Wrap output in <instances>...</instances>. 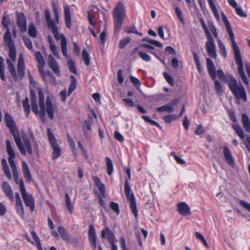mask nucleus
I'll use <instances>...</instances> for the list:
<instances>
[{
	"label": "nucleus",
	"mask_w": 250,
	"mask_h": 250,
	"mask_svg": "<svg viewBox=\"0 0 250 250\" xmlns=\"http://www.w3.org/2000/svg\"><path fill=\"white\" fill-rule=\"evenodd\" d=\"M240 205L248 211L250 212V204L243 200H240Z\"/></svg>",
	"instance_id": "nucleus-61"
},
{
	"label": "nucleus",
	"mask_w": 250,
	"mask_h": 250,
	"mask_svg": "<svg viewBox=\"0 0 250 250\" xmlns=\"http://www.w3.org/2000/svg\"><path fill=\"white\" fill-rule=\"evenodd\" d=\"M31 104L32 107V110L33 112L36 114H38L39 113V110L38 108V104L36 101V99L30 100Z\"/></svg>",
	"instance_id": "nucleus-43"
},
{
	"label": "nucleus",
	"mask_w": 250,
	"mask_h": 250,
	"mask_svg": "<svg viewBox=\"0 0 250 250\" xmlns=\"http://www.w3.org/2000/svg\"><path fill=\"white\" fill-rule=\"evenodd\" d=\"M114 16H124L125 14V7L124 4L119 2L113 12Z\"/></svg>",
	"instance_id": "nucleus-22"
},
{
	"label": "nucleus",
	"mask_w": 250,
	"mask_h": 250,
	"mask_svg": "<svg viewBox=\"0 0 250 250\" xmlns=\"http://www.w3.org/2000/svg\"><path fill=\"white\" fill-rule=\"evenodd\" d=\"M214 85L215 88L217 93L219 94H222L223 90H222V86L220 83L217 80H214Z\"/></svg>",
	"instance_id": "nucleus-45"
},
{
	"label": "nucleus",
	"mask_w": 250,
	"mask_h": 250,
	"mask_svg": "<svg viewBox=\"0 0 250 250\" xmlns=\"http://www.w3.org/2000/svg\"><path fill=\"white\" fill-rule=\"evenodd\" d=\"M131 188H130L127 180L125 181V192L129 202L130 208L132 212L136 218L138 216V210L135 199L133 193H130Z\"/></svg>",
	"instance_id": "nucleus-7"
},
{
	"label": "nucleus",
	"mask_w": 250,
	"mask_h": 250,
	"mask_svg": "<svg viewBox=\"0 0 250 250\" xmlns=\"http://www.w3.org/2000/svg\"><path fill=\"white\" fill-rule=\"evenodd\" d=\"M217 74L219 79L228 83V84L229 83V82L231 81L232 79L234 78V77L230 74L225 75L222 69L218 70Z\"/></svg>",
	"instance_id": "nucleus-20"
},
{
	"label": "nucleus",
	"mask_w": 250,
	"mask_h": 250,
	"mask_svg": "<svg viewBox=\"0 0 250 250\" xmlns=\"http://www.w3.org/2000/svg\"><path fill=\"white\" fill-rule=\"evenodd\" d=\"M218 46L221 50V54L225 58L227 55V51L223 42L221 41H219Z\"/></svg>",
	"instance_id": "nucleus-47"
},
{
	"label": "nucleus",
	"mask_w": 250,
	"mask_h": 250,
	"mask_svg": "<svg viewBox=\"0 0 250 250\" xmlns=\"http://www.w3.org/2000/svg\"><path fill=\"white\" fill-rule=\"evenodd\" d=\"M28 34L32 38H35L37 36L36 29L33 23H31L29 25Z\"/></svg>",
	"instance_id": "nucleus-39"
},
{
	"label": "nucleus",
	"mask_w": 250,
	"mask_h": 250,
	"mask_svg": "<svg viewBox=\"0 0 250 250\" xmlns=\"http://www.w3.org/2000/svg\"><path fill=\"white\" fill-rule=\"evenodd\" d=\"M232 47L234 51V57L235 62L238 66V74L244 83L246 85L249 84V81L247 77L243 68V63L240 49L235 41L234 35L233 31H228Z\"/></svg>",
	"instance_id": "nucleus-1"
},
{
	"label": "nucleus",
	"mask_w": 250,
	"mask_h": 250,
	"mask_svg": "<svg viewBox=\"0 0 250 250\" xmlns=\"http://www.w3.org/2000/svg\"><path fill=\"white\" fill-rule=\"evenodd\" d=\"M22 166L24 177L26 179L27 181L31 182L32 181V177L27 164L25 161H23L22 162Z\"/></svg>",
	"instance_id": "nucleus-21"
},
{
	"label": "nucleus",
	"mask_w": 250,
	"mask_h": 250,
	"mask_svg": "<svg viewBox=\"0 0 250 250\" xmlns=\"http://www.w3.org/2000/svg\"><path fill=\"white\" fill-rule=\"evenodd\" d=\"M58 231L62 239L65 241H69L70 237L65 228L63 227H59Z\"/></svg>",
	"instance_id": "nucleus-26"
},
{
	"label": "nucleus",
	"mask_w": 250,
	"mask_h": 250,
	"mask_svg": "<svg viewBox=\"0 0 250 250\" xmlns=\"http://www.w3.org/2000/svg\"><path fill=\"white\" fill-rule=\"evenodd\" d=\"M38 94H39V107H45L44 104V97L43 91L41 89H38Z\"/></svg>",
	"instance_id": "nucleus-35"
},
{
	"label": "nucleus",
	"mask_w": 250,
	"mask_h": 250,
	"mask_svg": "<svg viewBox=\"0 0 250 250\" xmlns=\"http://www.w3.org/2000/svg\"><path fill=\"white\" fill-rule=\"evenodd\" d=\"M88 239L92 250H95L97 248V236L95 228L92 225L89 227Z\"/></svg>",
	"instance_id": "nucleus-11"
},
{
	"label": "nucleus",
	"mask_w": 250,
	"mask_h": 250,
	"mask_svg": "<svg viewBox=\"0 0 250 250\" xmlns=\"http://www.w3.org/2000/svg\"><path fill=\"white\" fill-rule=\"evenodd\" d=\"M19 187L25 205L33 211L35 208L34 199L32 194L27 193L22 179L20 180Z\"/></svg>",
	"instance_id": "nucleus-5"
},
{
	"label": "nucleus",
	"mask_w": 250,
	"mask_h": 250,
	"mask_svg": "<svg viewBox=\"0 0 250 250\" xmlns=\"http://www.w3.org/2000/svg\"><path fill=\"white\" fill-rule=\"evenodd\" d=\"M9 51V57L10 59L14 62L16 60V51L14 45H11L8 46Z\"/></svg>",
	"instance_id": "nucleus-36"
},
{
	"label": "nucleus",
	"mask_w": 250,
	"mask_h": 250,
	"mask_svg": "<svg viewBox=\"0 0 250 250\" xmlns=\"http://www.w3.org/2000/svg\"><path fill=\"white\" fill-rule=\"evenodd\" d=\"M139 55L143 60L146 62H149L151 60L150 57L146 53H144L142 51H139Z\"/></svg>",
	"instance_id": "nucleus-51"
},
{
	"label": "nucleus",
	"mask_w": 250,
	"mask_h": 250,
	"mask_svg": "<svg viewBox=\"0 0 250 250\" xmlns=\"http://www.w3.org/2000/svg\"><path fill=\"white\" fill-rule=\"evenodd\" d=\"M17 67H22L25 68L23 57L22 54H20L18 61V66Z\"/></svg>",
	"instance_id": "nucleus-58"
},
{
	"label": "nucleus",
	"mask_w": 250,
	"mask_h": 250,
	"mask_svg": "<svg viewBox=\"0 0 250 250\" xmlns=\"http://www.w3.org/2000/svg\"><path fill=\"white\" fill-rule=\"evenodd\" d=\"M130 79L131 82L134 85L138 86H140L141 85L140 81L137 78L133 76H130Z\"/></svg>",
	"instance_id": "nucleus-64"
},
{
	"label": "nucleus",
	"mask_w": 250,
	"mask_h": 250,
	"mask_svg": "<svg viewBox=\"0 0 250 250\" xmlns=\"http://www.w3.org/2000/svg\"><path fill=\"white\" fill-rule=\"evenodd\" d=\"M93 180L96 186L99 189L100 192L102 194L103 197H105V188L104 185L102 183L100 179L97 176H93Z\"/></svg>",
	"instance_id": "nucleus-18"
},
{
	"label": "nucleus",
	"mask_w": 250,
	"mask_h": 250,
	"mask_svg": "<svg viewBox=\"0 0 250 250\" xmlns=\"http://www.w3.org/2000/svg\"><path fill=\"white\" fill-rule=\"evenodd\" d=\"M1 188L7 197L11 200H14L12 189L7 182L5 181L2 183Z\"/></svg>",
	"instance_id": "nucleus-17"
},
{
	"label": "nucleus",
	"mask_w": 250,
	"mask_h": 250,
	"mask_svg": "<svg viewBox=\"0 0 250 250\" xmlns=\"http://www.w3.org/2000/svg\"><path fill=\"white\" fill-rule=\"evenodd\" d=\"M67 64L69 67V70L74 74H76L77 71L75 68V66L71 59H70L68 61Z\"/></svg>",
	"instance_id": "nucleus-48"
},
{
	"label": "nucleus",
	"mask_w": 250,
	"mask_h": 250,
	"mask_svg": "<svg viewBox=\"0 0 250 250\" xmlns=\"http://www.w3.org/2000/svg\"><path fill=\"white\" fill-rule=\"evenodd\" d=\"M6 150L7 154L9 155L8 162L11 168L13 173H16L18 172L16 165L15 163L14 159L15 158L16 155L15 152L12 147L10 141L9 140H6Z\"/></svg>",
	"instance_id": "nucleus-9"
},
{
	"label": "nucleus",
	"mask_w": 250,
	"mask_h": 250,
	"mask_svg": "<svg viewBox=\"0 0 250 250\" xmlns=\"http://www.w3.org/2000/svg\"><path fill=\"white\" fill-rule=\"evenodd\" d=\"M17 24L22 33H24L26 31L27 26L25 17H18Z\"/></svg>",
	"instance_id": "nucleus-19"
},
{
	"label": "nucleus",
	"mask_w": 250,
	"mask_h": 250,
	"mask_svg": "<svg viewBox=\"0 0 250 250\" xmlns=\"http://www.w3.org/2000/svg\"><path fill=\"white\" fill-rule=\"evenodd\" d=\"M70 78L71 79V83L69 86L67 94L68 96H69L76 88L77 81L75 77L74 76L71 75L70 76Z\"/></svg>",
	"instance_id": "nucleus-32"
},
{
	"label": "nucleus",
	"mask_w": 250,
	"mask_h": 250,
	"mask_svg": "<svg viewBox=\"0 0 250 250\" xmlns=\"http://www.w3.org/2000/svg\"><path fill=\"white\" fill-rule=\"evenodd\" d=\"M209 4L212 9V11L214 16H219V14L218 13L217 8L215 6V4L214 1L209 3Z\"/></svg>",
	"instance_id": "nucleus-62"
},
{
	"label": "nucleus",
	"mask_w": 250,
	"mask_h": 250,
	"mask_svg": "<svg viewBox=\"0 0 250 250\" xmlns=\"http://www.w3.org/2000/svg\"><path fill=\"white\" fill-rule=\"evenodd\" d=\"M143 41H144V42L146 41V42H148V43H149L151 44L154 45L158 47L161 48L163 47V44L162 43H161L160 42H159L158 41H155V40H153L152 39H148L147 38H145V39H143Z\"/></svg>",
	"instance_id": "nucleus-42"
},
{
	"label": "nucleus",
	"mask_w": 250,
	"mask_h": 250,
	"mask_svg": "<svg viewBox=\"0 0 250 250\" xmlns=\"http://www.w3.org/2000/svg\"><path fill=\"white\" fill-rule=\"evenodd\" d=\"M223 21H224V24H225L226 29L227 31L232 30V28L231 27L230 24L229 22V21L228 20L227 17H222Z\"/></svg>",
	"instance_id": "nucleus-59"
},
{
	"label": "nucleus",
	"mask_w": 250,
	"mask_h": 250,
	"mask_svg": "<svg viewBox=\"0 0 250 250\" xmlns=\"http://www.w3.org/2000/svg\"><path fill=\"white\" fill-rule=\"evenodd\" d=\"M114 137L118 141L121 142H122L124 141V137L118 131L115 132Z\"/></svg>",
	"instance_id": "nucleus-63"
},
{
	"label": "nucleus",
	"mask_w": 250,
	"mask_h": 250,
	"mask_svg": "<svg viewBox=\"0 0 250 250\" xmlns=\"http://www.w3.org/2000/svg\"><path fill=\"white\" fill-rule=\"evenodd\" d=\"M123 101L126 106L134 107L135 106L134 102L131 99H123Z\"/></svg>",
	"instance_id": "nucleus-54"
},
{
	"label": "nucleus",
	"mask_w": 250,
	"mask_h": 250,
	"mask_svg": "<svg viewBox=\"0 0 250 250\" xmlns=\"http://www.w3.org/2000/svg\"><path fill=\"white\" fill-rule=\"evenodd\" d=\"M46 107H40L41 112L39 113V116L42 121L44 123L45 121V112L50 120L54 118V112L55 107L53 105L52 101L49 97L46 99Z\"/></svg>",
	"instance_id": "nucleus-6"
},
{
	"label": "nucleus",
	"mask_w": 250,
	"mask_h": 250,
	"mask_svg": "<svg viewBox=\"0 0 250 250\" xmlns=\"http://www.w3.org/2000/svg\"><path fill=\"white\" fill-rule=\"evenodd\" d=\"M22 140L23 142V144L22 143L23 147L24 148L26 147L29 154L31 155L32 154V149L30 141H29V139L27 137H23Z\"/></svg>",
	"instance_id": "nucleus-30"
},
{
	"label": "nucleus",
	"mask_w": 250,
	"mask_h": 250,
	"mask_svg": "<svg viewBox=\"0 0 250 250\" xmlns=\"http://www.w3.org/2000/svg\"><path fill=\"white\" fill-rule=\"evenodd\" d=\"M23 41L26 46L29 49H32L33 48L32 43L30 39L28 38H24Z\"/></svg>",
	"instance_id": "nucleus-53"
},
{
	"label": "nucleus",
	"mask_w": 250,
	"mask_h": 250,
	"mask_svg": "<svg viewBox=\"0 0 250 250\" xmlns=\"http://www.w3.org/2000/svg\"><path fill=\"white\" fill-rule=\"evenodd\" d=\"M242 121L245 130L250 133V120L248 116L245 113L242 115Z\"/></svg>",
	"instance_id": "nucleus-24"
},
{
	"label": "nucleus",
	"mask_w": 250,
	"mask_h": 250,
	"mask_svg": "<svg viewBox=\"0 0 250 250\" xmlns=\"http://www.w3.org/2000/svg\"><path fill=\"white\" fill-rule=\"evenodd\" d=\"M45 17L46 21L47 22L48 27L50 30H51L55 39L57 41H59L61 40L62 42L63 38L65 37L63 34H59L58 27L57 25H56L55 23L52 21V20L51 19V17Z\"/></svg>",
	"instance_id": "nucleus-10"
},
{
	"label": "nucleus",
	"mask_w": 250,
	"mask_h": 250,
	"mask_svg": "<svg viewBox=\"0 0 250 250\" xmlns=\"http://www.w3.org/2000/svg\"><path fill=\"white\" fill-rule=\"evenodd\" d=\"M131 41V39L129 37H127L121 41H120L119 47L121 48H124L127 44H128Z\"/></svg>",
	"instance_id": "nucleus-49"
},
{
	"label": "nucleus",
	"mask_w": 250,
	"mask_h": 250,
	"mask_svg": "<svg viewBox=\"0 0 250 250\" xmlns=\"http://www.w3.org/2000/svg\"><path fill=\"white\" fill-rule=\"evenodd\" d=\"M22 104L24 112L26 113V115L28 116L30 113V106L28 103V98L27 97H26L25 99L22 101Z\"/></svg>",
	"instance_id": "nucleus-41"
},
{
	"label": "nucleus",
	"mask_w": 250,
	"mask_h": 250,
	"mask_svg": "<svg viewBox=\"0 0 250 250\" xmlns=\"http://www.w3.org/2000/svg\"><path fill=\"white\" fill-rule=\"evenodd\" d=\"M61 46L62 51L63 55L65 57H67V42L65 38H63L62 41L61 42Z\"/></svg>",
	"instance_id": "nucleus-38"
},
{
	"label": "nucleus",
	"mask_w": 250,
	"mask_h": 250,
	"mask_svg": "<svg viewBox=\"0 0 250 250\" xmlns=\"http://www.w3.org/2000/svg\"><path fill=\"white\" fill-rule=\"evenodd\" d=\"M158 112H167L172 113L174 111V108L171 107L168 104L164 105L161 107H157L156 109Z\"/></svg>",
	"instance_id": "nucleus-31"
},
{
	"label": "nucleus",
	"mask_w": 250,
	"mask_h": 250,
	"mask_svg": "<svg viewBox=\"0 0 250 250\" xmlns=\"http://www.w3.org/2000/svg\"><path fill=\"white\" fill-rule=\"evenodd\" d=\"M35 56L37 62H38L39 64H40L41 65H44V60L41 52H36L35 54Z\"/></svg>",
	"instance_id": "nucleus-37"
},
{
	"label": "nucleus",
	"mask_w": 250,
	"mask_h": 250,
	"mask_svg": "<svg viewBox=\"0 0 250 250\" xmlns=\"http://www.w3.org/2000/svg\"><path fill=\"white\" fill-rule=\"evenodd\" d=\"M82 58L84 63L86 65H89L90 64V58L89 53L85 49H83L82 51Z\"/></svg>",
	"instance_id": "nucleus-34"
},
{
	"label": "nucleus",
	"mask_w": 250,
	"mask_h": 250,
	"mask_svg": "<svg viewBox=\"0 0 250 250\" xmlns=\"http://www.w3.org/2000/svg\"><path fill=\"white\" fill-rule=\"evenodd\" d=\"M105 162H106V165L107 166V174L109 175H111L113 173V169H114L113 163L111 159L107 157H106L105 158Z\"/></svg>",
	"instance_id": "nucleus-28"
},
{
	"label": "nucleus",
	"mask_w": 250,
	"mask_h": 250,
	"mask_svg": "<svg viewBox=\"0 0 250 250\" xmlns=\"http://www.w3.org/2000/svg\"><path fill=\"white\" fill-rule=\"evenodd\" d=\"M200 22L208 39V41L206 43L208 54L211 58L216 59L217 58V54L214 40L203 19L201 18L200 20Z\"/></svg>",
	"instance_id": "nucleus-3"
},
{
	"label": "nucleus",
	"mask_w": 250,
	"mask_h": 250,
	"mask_svg": "<svg viewBox=\"0 0 250 250\" xmlns=\"http://www.w3.org/2000/svg\"><path fill=\"white\" fill-rule=\"evenodd\" d=\"M49 48L55 56H56L58 59L60 58L59 54V51H58L57 48L55 45H49Z\"/></svg>",
	"instance_id": "nucleus-50"
},
{
	"label": "nucleus",
	"mask_w": 250,
	"mask_h": 250,
	"mask_svg": "<svg viewBox=\"0 0 250 250\" xmlns=\"http://www.w3.org/2000/svg\"><path fill=\"white\" fill-rule=\"evenodd\" d=\"M233 128L235 131L237 135L241 139L245 138L244 132L242 127L238 124L232 125Z\"/></svg>",
	"instance_id": "nucleus-29"
},
{
	"label": "nucleus",
	"mask_w": 250,
	"mask_h": 250,
	"mask_svg": "<svg viewBox=\"0 0 250 250\" xmlns=\"http://www.w3.org/2000/svg\"><path fill=\"white\" fill-rule=\"evenodd\" d=\"M124 21L123 17H116L114 20V33L117 34L121 29Z\"/></svg>",
	"instance_id": "nucleus-23"
},
{
	"label": "nucleus",
	"mask_w": 250,
	"mask_h": 250,
	"mask_svg": "<svg viewBox=\"0 0 250 250\" xmlns=\"http://www.w3.org/2000/svg\"><path fill=\"white\" fill-rule=\"evenodd\" d=\"M65 201L66 203V208L69 213H72L73 210V206L71 204L70 197L68 193L65 194Z\"/></svg>",
	"instance_id": "nucleus-33"
},
{
	"label": "nucleus",
	"mask_w": 250,
	"mask_h": 250,
	"mask_svg": "<svg viewBox=\"0 0 250 250\" xmlns=\"http://www.w3.org/2000/svg\"><path fill=\"white\" fill-rule=\"evenodd\" d=\"M177 118V116L176 115L173 114L165 116L163 117V119L166 123H170L173 121L176 120Z\"/></svg>",
	"instance_id": "nucleus-44"
},
{
	"label": "nucleus",
	"mask_w": 250,
	"mask_h": 250,
	"mask_svg": "<svg viewBox=\"0 0 250 250\" xmlns=\"http://www.w3.org/2000/svg\"><path fill=\"white\" fill-rule=\"evenodd\" d=\"M3 41L4 42L8 44V46L14 45V43L12 40L11 34L9 28H7L3 36Z\"/></svg>",
	"instance_id": "nucleus-27"
},
{
	"label": "nucleus",
	"mask_w": 250,
	"mask_h": 250,
	"mask_svg": "<svg viewBox=\"0 0 250 250\" xmlns=\"http://www.w3.org/2000/svg\"><path fill=\"white\" fill-rule=\"evenodd\" d=\"M48 65L55 74L60 76L61 73L57 62L51 55L48 56Z\"/></svg>",
	"instance_id": "nucleus-12"
},
{
	"label": "nucleus",
	"mask_w": 250,
	"mask_h": 250,
	"mask_svg": "<svg viewBox=\"0 0 250 250\" xmlns=\"http://www.w3.org/2000/svg\"><path fill=\"white\" fill-rule=\"evenodd\" d=\"M204 133V129L202 125L200 124L197 127L196 130L195 131V134L197 135L202 134Z\"/></svg>",
	"instance_id": "nucleus-57"
},
{
	"label": "nucleus",
	"mask_w": 250,
	"mask_h": 250,
	"mask_svg": "<svg viewBox=\"0 0 250 250\" xmlns=\"http://www.w3.org/2000/svg\"><path fill=\"white\" fill-rule=\"evenodd\" d=\"M206 62L208 73L212 79L214 80L216 78V72L214 63L212 61L208 58L206 59Z\"/></svg>",
	"instance_id": "nucleus-16"
},
{
	"label": "nucleus",
	"mask_w": 250,
	"mask_h": 250,
	"mask_svg": "<svg viewBox=\"0 0 250 250\" xmlns=\"http://www.w3.org/2000/svg\"><path fill=\"white\" fill-rule=\"evenodd\" d=\"M223 154L227 164L230 167L234 166V161L231 153L227 146L223 147Z\"/></svg>",
	"instance_id": "nucleus-14"
},
{
	"label": "nucleus",
	"mask_w": 250,
	"mask_h": 250,
	"mask_svg": "<svg viewBox=\"0 0 250 250\" xmlns=\"http://www.w3.org/2000/svg\"><path fill=\"white\" fill-rule=\"evenodd\" d=\"M0 78L3 81L5 80L4 77V69L3 66V59L0 57Z\"/></svg>",
	"instance_id": "nucleus-40"
},
{
	"label": "nucleus",
	"mask_w": 250,
	"mask_h": 250,
	"mask_svg": "<svg viewBox=\"0 0 250 250\" xmlns=\"http://www.w3.org/2000/svg\"><path fill=\"white\" fill-rule=\"evenodd\" d=\"M4 119L6 125L9 129L11 134L13 136L15 142L20 152L23 155H25L26 154V150L23 147L19 130L16 126L12 117L9 114L6 113L4 115Z\"/></svg>",
	"instance_id": "nucleus-2"
},
{
	"label": "nucleus",
	"mask_w": 250,
	"mask_h": 250,
	"mask_svg": "<svg viewBox=\"0 0 250 250\" xmlns=\"http://www.w3.org/2000/svg\"><path fill=\"white\" fill-rule=\"evenodd\" d=\"M101 236L103 239L107 238L110 244L114 243V233L108 227L102 230Z\"/></svg>",
	"instance_id": "nucleus-15"
},
{
	"label": "nucleus",
	"mask_w": 250,
	"mask_h": 250,
	"mask_svg": "<svg viewBox=\"0 0 250 250\" xmlns=\"http://www.w3.org/2000/svg\"><path fill=\"white\" fill-rule=\"evenodd\" d=\"M117 77L118 83L120 84H122L124 81V79L123 78V71L122 69H119L118 70Z\"/></svg>",
	"instance_id": "nucleus-55"
},
{
	"label": "nucleus",
	"mask_w": 250,
	"mask_h": 250,
	"mask_svg": "<svg viewBox=\"0 0 250 250\" xmlns=\"http://www.w3.org/2000/svg\"><path fill=\"white\" fill-rule=\"evenodd\" d=\"M163 75L169 84H170V85L174 84L173 80L172 77L169 74H168L167 72H164Z\"/></svg>",
	"instance_id": "nucleus-52"
},
{
	"label": "nucleus",
	"mask_w": 250,
	"mask_h": 250,
	"mask_svg": "<svg viewBox=\"0 0 250 250\" xmlns=\"http://www.w3.org/2000/svg\"><path fill=\"white\" fill-rule=\"evenodd\" d=\"M47 137L52 148L53 149L52 158L55 160L61 155V148L57 143L56 139L50 128H47Z\"/></svg>",
	"instance_id": "nucleus-8"
},
{
	"label": "nucleus",
	"mask_w": 250,
	"mask_h": 250,
	"mask_svg": "<svg viewBox=\"0 0 250 250\" xmlns=\"http://www.w3.org/2000/svg\"><path fill=\"white\" fill-rule=\"evenodd\" d=\"M6 63L8 65L7 68L9 70L11 75L15 81H17L18 76L16 72L15 68L14 65L13 64L12 62L10 61V60L7 59Z\"/></svg>",
	"instance_id": "nucleus-25"
},
{
	"label": "nucleus",
	"mask_w": 250,
	"mask_h": 250,
	"mask_svg": "<svg viewBox=\"0 0 250 250\" xmlns=\"http://www.w3.org/2000/svg\"><path fill=\"white\" fill-rule=\"evenodd\" d=\"M228 85L231 92L237 100H242L244 102L247 101L246 92L241 82L238 83L234 78L229 82Z\"/></svg>",
	"instance_id": "nucleus-4"
},
{
	"label": "nucleus",
	"mask_w": 250,
	"mask_h": 250,
	"mask_svg": "<svg viewBox=\"0 0 250 250\" xmlns=\"http://www.w3.org/2000/svg\"><path fill=\"white\" fill-rule=\"evenodd\" d=\"M110 207L117 214L120 213V209L119 205L114 202H111L110 203Z\"/></svg>",
	"instance_id": "nucleus-46"
},
{
	"label": "nucleus",
	"mask_w": 250,
	"mask_h": 250,
	"mask_svg": "<svg viewBox=\"0 0 250 250\" xmlns=\"http://www.w3.org/2000/svg\"><path fill=\"white\" fill-rule=\"evenodd\" d=\"M28 133H29V137H30L31 140L34 143V146H35V148L38 149V144L36 141V139H35V138L33 134V133L32 132V131L30 129H29Z\"/></svg>",
	"instance_id": "nucleus-60"
},
{
	"label": "nucleus",
	"mask_w": 250,
	"mask_h": 250,
	"mask_svg": "<svg viewBox=\"0 0 250 250\" xmlns=\"http://www.w3.org/2000/svg\"><path fill=\"white\" fill-rule=\"evenodd\" d=\"M10 21V20L9 18V17H3L1 24H2L3 26L6 29L7 28H8V25L9 24Z\"/></svg>",
	"instance_id": "nucleus-56"
},
{
	"label": "nucleus",
	"mask_w": 250,
	"mask_h": 250,
	"mask_svg": "<svg viewBox=\"0 0 250 250\" xmlns=\"http://www.w3.org/2000/svg\"><path fill=\"white\" fill-rule=\"evenodd\" d=\"M178 212L184 216H188L190 214L189 207L185 202H180L177 204Z\"/></svg>",
	"instance_id": "nucleus-13"
}]
</instances>
